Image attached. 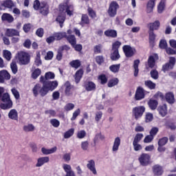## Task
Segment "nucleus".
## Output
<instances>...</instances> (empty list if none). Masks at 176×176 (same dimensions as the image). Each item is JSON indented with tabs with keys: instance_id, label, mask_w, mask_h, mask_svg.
<instances>
[{
	"instance_id": "nucleus-1",
	"label": "nucleus",
	"mask_w": 176,
	"mask_h": 176,
	"mask_svg": "<svg viewBox=\"0 0 176 176\" xmlns=\"http://www.w3.org/2000/svg\"><path fill=\"white\" fill-rule=\"evenodd\" d=\"M59 12L61 15L56 18V21L59 23L60 28H63V24L65 21V14L67 13V16H73L74 6L67 3L61 4L59 7Z\"/></svg>"
},
{
	"instance_id": "nucleus-2",
	"label": "nucleus",
	"mask_w": 176,
	"mask_h": 176,
	"mask_svg": "<svg viewBox=\"0 0 176 176\" xmlns=\"http://www.w3.org/2000/svg\"><path fill=\"white\" fill-rule=\"evenodd\" d=\"M1 101L4 103L0 104L1 109H10L13 107V102L10 99V96L8 93H5L1 96Z\"/></svg>"
},
{
	"instance_id": "nucleus-3",
	"label": "nucleus",
	"mask_w": 176,
	"mask_h": 176,
	"mask_svg": "<svg viewBox=\"0 0 176 176\" xmlns=\"http://www.w3.org/2000/svg\"><path fill=\"white\" fill-rule=\"evenodd\" d=\"M144 112H145V107L144 106H138L132 109V115L135 120L141 119Z\"/></svg>"
},
{
	"instance_id": "nucleus-4",
	"label": "nucleus",
	"mask_w": 176,
	"mask_h": 176,
	"mask_svg": "<svg viewBox=\"0 0 176 176\" xmlns=\"http://www.w3.org/2000/svg\"><path fill=\"white\" fill-rule=\"evenodd\" d=\"M17 58L23 65H27L30 63V54L25 52H18Z\"/></svg>"
},
{
	"instance_id": "nucleus-5",
	"label": "nucleus",
	"mask_w": 176,
	"mask_h": 176,
	"mask_svg": "<svg viewBox=\"0 0 176 176\" xmlns=\"http://www.w3.org/2000/svg\"><path fill=\"white\" fill-rule=\"evenodd\" d=\"M141 166H149L151 164V155L148 153H142L138 158Z\"/></svg>"
},
{
	"instance_id": "nucleus-6",
	"label": "nucleus",
	"mask_w": 176,
	"mask_h": 176,
	"mask_svg": "<svg viewBox=\"0 0 176 176\" xmlns=\"http://www.w3.org/2000/svg\"><path fill=\"white\" fill-rule=\"evenodd\" d=\"M118 9H119V4H118V2L112 1L110 3L108 10L109 16H110V17H115V16H116Z\"/></svg>"
},
{
	"instance_id": "nucleus-7",
	"label": "nucleus",
	"mask_w": 176,
	"mask_h": 176,
	"mask_svg": "<svg viewBox=\"0 0 176 176\" xmlns=\"http://www.w3.org/2000/svg\"><path fill=\"white\" fill-rule=\"evenodd\" d=\"M145 98V90L141 87H138L135 94V99L136 101H140Z\"/></svg>"
},
{
	"instance_id": "nucleus-8",
	"label": "nucleus",
	"mask_w": 176,
	"mask_h": 176,
	"mask_svg": "<svg viewBox=\"0 0 176 176\" xmlns=\"http://www.w3.org/2000/svg\"><path fill=\"white\" fill-rule=\"evenodd\" d=\"M122 49L126 57H133L135 54V49L131 47L130 45H124Z\"/></svg>"
},
{
	"instance_id": "nucleus-9",
	"label": "nucleus",
	"mask_w": 176,
	"mask_h": 176,
	"mask_svg": "<svg viewBox=\"0 0 176 176\" xmlns=\"http://www.w3.org/2000/svg\"><path fill=\"white\" fill-rule=\"evenodd\" d=\"M63 168L66 173L65 176H76L75 172L72 170V166H71V165L63 164Z\"/></svg>"
},
{
	"instance_id": "nucleus-10",
	"label": "nucleus",
	"mask_w": 176,
	"mask_h": 176,
	"mask_svg": "<svg viewBox=\"0 0 176 176\" xmlns=\"http://www.w3.org/2000/svg\"><path fill=\"white\" fill-rule=\"evenodd\" d=\"M174 65H175V58L170 57L169 59V63L165 64L162 67V71L166 72V71H168V69H173V68H174Z\"/></svg>"
},
{
	"instance_id": "nucleus-11",
	"label": "nucleus",
	"mask_w": 176,
	"mask_h": 176,
	"mask_svg": "<svg viewBox=\"0 0 176 176\" xmlns=\"http://www.w3.org/2000/svg\"><path fill=\"white\" fill-rule=\"evenodd\" d=\"M87 169L91 170L94 175H97V170L96 169V162L94 160L88 161L87 164Z\"/></svg>"
},
{
	"instance_id": "nucleus-12",
	"label": "nucleus",
	"mask_w": 176,
	"mask_h": 176,
	"mask_svg": "<svg viewBox=\"0 0 176 176\" xmlns=\"http://www.w3.org/2000/svg\"><path fill=\"white\" fill-rule=\"evenodd\" d=\"M40 13L43 16H47L49 14V5H47V3L45 1L41 2Z\"/></svg>"
},
{
	"instance_id": "nucleus-13",
	"label": "nucleus",
	"mask_w": 176,
	"mask_h": 176,
	"mask_svg": "<svg viewBox=\"0 0 176 176\" xmlns=\"http://www.w3.org/2000/svg\"><path fill=\"white\" fill-rule=\"evenodd\" d=\"M10 79V74L6 70L0 71V83H3L5 80Z\"/></svg>"
},
{
	"instance_id": "nucleus-14",
	"label": "nucleus",
	"mask_w": 176,
	"mask_h": 176,
	"mask_svg": "<svg viewBox=\"0 0 176 176\" xmlns=\"http://www.w3.org/2000/svg\"><path fill=\"white\" fill-rule=\"evenodd\" d=\"M44 83L47 85V87L48 88L50 91H53V90H54L57 87V86H58V82H57V80L47 81Z\"/></svg>"
},
{
	"instance_id": "nucleus-15",
	"label": "nucleus",
	"mask_w": 176,
	"mask_h": 176,
	"mask_svg": "<svg viewBox=\"0 0 176 176\" xmlns=\"http://www.w3.org/2000/svg\"><path fill=\"white\" fill-rule=\"evenodd\" d=\"M119 146H120V138L117 137L114 139L113 144L112 146V152L116 153L119 151Z\"/></svg>"
},
{
	"instance_id": "nucleus-16",
	"label": "nucleus",
	"mask_w": 176,
	"mask_h": 176,
	"mask_svg": "<svg viewBox=\"0 0 176 176\" xmlns=\"http://www.w3.org/2000/svg\"><path fill=\"white\" fill-rule=\"evenodd\" d=\"M49 157H41L37 160V163L36 164V167H42L45 163H49Z\"/></svg>"
},
{
	"instance_id": "nucleus-17",
	"label": "nucleus",
	"mask_w": 176,
	"mask_h": 176,
	"mask_svg": "<svg viewBox=\"0 0 176 176\" xmlns=\"http://www.w3.org/2000/svg\"><path fill=\"white\" fill-rule=\"evenodd\" d=\"M41 152L43 155H52V153H55V152H57V146H54L51 148L43 147L41 148Z\"/></svg>"
},
{
	"instance_id": "nucleus-18",
	"label": "nucleus",
	"mask_w": 176,
	"mask_h": 176,
	"mask_svg": "<svg viewBox=\"0 0 176 176\" xmlns=\"http://www.w3.org/2000/svg\"><path fill=\"white\" fill-rule=\"evenodd\" d=\"M148 31H155L157 30H159L160 27V21H155L153 23H151L148 25Z\"/></svg>"
},
{
	"instance_id": "nucleus-19",
	"label": "nucleus",
	"mask_w": 176,
	"mask_h": 176,
	"mask_svg": "<svg viewBox=\"0 0 176 176\" xmlns=\"http://www.w3.org/2000/svg\"><path fill=\"white\" fill-rule=\"evenodd\" d=\"M155 60H159V56H157V54L152 55L148 58V65L150 67V68H153L155 67Z\"/></svg>"
},
{
	"instance_id": "nucleus-20",
	"label": "nucleus",
	"mask_w": 176,
	"mask_h": 176,
	"mask_svg": "<svg viewBox=\"0 0 176 176\" xmlns=\"http://www.w3.org/2000/svg\"><path fill=\"white\" fill-rule=\"evenodd\" d=\"M87 91H94L96 90V84L91 81H88L85 85Z\"/></svg>"
},
{
	"instance_id": "nucleus-21",
	"label": "nucleus",
	"mask_w": 176,
	"mask_h": 176,
	"mask_svg": "<svg viewBox=\"0 0 176 176\" xmlns=\"http://www.w3.org/2000/svg\"><path fill=\"white\" fill-rule=\"evenodd\" d=\"M8 118L12 119V120H17V119H19V113H17V110L14 109H11L8 113Z\"/></svg>"
},
{
	"instance_id": "nucleus-22",
	"label": "nucleus",
	"mask_w": 176,
	"mask_h": 176,
	"mask_svg": "<svg viewBox=\"0 0 176 176\" xmlns=\"http://www.w3.org/2000/svg\"><path fill=\"white\" fill-rule=\"evenodd\" d=\"M156 0H148L146 4V12L152 13L153 12V8H155V2Z\"/></svg>"
},
{
	"instance_id": "nucleus-23",
	"label": "nucleus",
	"mask_w": 176,
	"mask_h": 176,
	"mask_svg": "<svg viewBox=\"0 0 176 176\" xmlns=\"http://www.w3.org/2000/svg\"><path fill=\"white\" fill-rule=\"evenodd\" d=\"M6 35L7 36H20V33L14 29H7Z\"/></svg>"
},
{
	"instance_id": "nucleus-24",
	"label": "nucleus",
	"mask_w": 176,
	"mask_h": 176,
	"mask_svg": "<svg viewBox=\"0 0 176 176\" xmlns=\"http://www.w3.org/2000/svg\"><path fill=\"white\" fill-rule=\"evenodd\" d=\"M157 111H158L160 115H161V116L164 118V116H166V115H167V105H166V104L160 105L158 107Z\"/></svg>"
},
{
	"instance_id": "nucleus-25",
	"label": "nucleus",
	"mask_w": 176,
	"mask_h": 176,
	"mask_svg": "<svg viewBox=\"0 0 176 176\" xmlns=\"http://www.w3.org/2000/svg\"><path fill=\"white\" fill-rule=\"evenodd\" d=\"M159 104V102L157 100H154V99H150L149 101L148 102V105L151 109V111H155L156 108H157V105Z\"/></svg>"
},
{
	"instance_id": "nucleus-26",
	"label": "nucleus",
	"mask_w": 176,
	"mask_h": 176,
	"mask_svg": "<svg viewBox=\"0 0 176 176\" xmlns=\"http://www.w3.org/2000/svg\"><path fill=\"white\" fill-rule=\"evenodd\" d=\"M1 19L3 21H8V23H13L14 18L10 14L4 13L1 16Z\"/></svg>"
},
{
	"instance_id": "nucleus-27",
	"label": "nucleus",
	"mask_w": 176,
	"mask_h": 176,
	"mask_svg": "<svg viewBox=\"0 0 176 176\" xmlns=\"http://www.w3.org/2000/svg\"><path fill=\"white\" fill-rule=\"evenodd\" d=\"M50 89L47 88V85L45 84V82L43 84V87H41L39 94L41 96V97H45L49 93Z\"/></svg>"
},
{
	"instance_id": "nucleus-28",
	"label": "nucleus",
	"mask_w": 176,
	"mask_h": 176,
	"mask_svg": "<svg viewBox=\"0 0 176 176\" xmlns=\"http://www.w3.org/2000/svg\"><path fill=\"white\" fill-rule=\"evenodd\" d=\"M153 171L155 175H162L163 174V168L160 165H155L153 167Z\"/></svg>"
},
{
	"instance_id": "nucleus-29",
	"label": "nucleus",
	"mask_w": 176,
	"mask_h": 176,
	"mask_svg": "<svg viewBox=\"0 0 176 176\" xmlns=\"http://www.w3.org/2000/svg\"><path fill=\"white\" fill-rule=\"evenodd\" d=\"M106 36H110L111 38H116L118 36V32L116 30H108L104 32Z\"/></svg>"
},
{
	"instance_id": "nucleus-30",
	"label": "nucleus",
	"mask_w": 176,
	"mask_h": 176,
	"mask_svg": "<svg viewBox=\"0 0 176 176\" xmlns=\"http://www.w3.org/2000/svg\"><path fill=\"white\" fill-rule=\"evenodd\" d=\"M166 100L169 104H174L175 99L174 98V94L168 92L166 94Z\"/></svg>"
},
{
	"instance_id": "nucleus-31",
	"label": "nucleus",
	"mask_w": 176,
	"mask_h": 176,
	"mask_svg": "<svg viewBox=\"0 0 176 176\" xmlns=\"http://www.w3.org/2000/svg\"><path fill=\"white\" fill-rule=\"evenodd\" d=\"M66 39L72 46L76 45V38L75 37V35L67 36L66 34Z\"/></svg>"
},
{
	"instance_id": "nucleus-32",
	"label": "nucleus",
	"mask_w": 176,
	"mask_h": 176,
	"mask_svg": "<svg viewBox=\"0 0 176 176\" xmlns=\"http://www.w3.org/2000/svg\"><path fill=\"white\" fill-rule=\"evenodd\" d=\"M111 59L113 61H116L120 58V54H119V51L111 50Z\"/></svg>"
},
{
	"instance_id": "nucleus-33",
	"label": "nucleus",
	"mask_w": 176,
	"mask_h": 176,
	"mask_svg": "<svg viewBox=\"0 0 176 176\" xmlns=\"http://www.w3.org/2000/svg\"><path fill=\"white\" fill-rule=\"evenodd\" d=\"M2 6L8 8V9H12V8H14V3H13L12 0H6L3 2Z\"/></svg>"
},
{
	"instance_id": "nucleus-34",
	"label": "nucleus",
	"mask_w": 176,
	"mask_h": 176,
	"mask_svg": "<svg viewBox=\"0 0 176 176\" xmlns=\"http://www.w3.org/2000/svg\"><path fill=\"white\" fill-rule=\"evenodd\" d=\"M82 76H83V70L79 69L76 72L75 74V80L76 82L78 83V82H80V79H82Z\"/></svg>"
},
{
	"instance_id": "nucleus-35",
	"label": "nucleus",
	"mask_w": 176,
	"mask_h": 176,
	"mask_svg": "<svg viewBox=\"0 0 176 176\" xmlns=\"http://www.w3.org/2000/svg\"><path fill=\"white\" fill-rule=\"evenodd\" d=\"M55 39L56 41H61L63 38H66L67 36V33L63 32H58V33H55L54 34Z\"/></svg>"
},
{
	"instance_id": "nucleus-36",
	"label": "nucleus",
	"mask_w": 176,
	"mask_h": 176,
	"mask_svg": "<svg viewBox=\"0 0 176 176\" xmlns=\"http://www.w3.org/2000/svg\"><path fill=\"white\" fill-rule=\"evenodd\" d=\"M138 65H140V60H134L133 68H134V76H138Z\"/></svg>"
},
{
	"instance_id": "nucleus-37",
	"label": "nucleus",
	"mask_w": 176,
	"mask_h": 176,
	"mask_svg": "<svg viewBox=\"0 0 176 176\" xmlns=\"http://www.w3.org/2000/svg\"><path fill=\"white\" fill-rule=\"evenodd\" d=\"M65 94H67V96H69L72 94L71 90H72V87L71 86V84L69 83V82H66L65 84Z\"/></svg>"
},
{
	"instance_id": "nucleus-38",
	"label": "nucleus",
	"mask_w": 176,
	"mask_h": 176,
	"mask_svg": "<svg viewBox=\"0 0 176 176\" xmlns=\"http://www.w3.org/2000/svg\"><path fill=\"white\" fill-rule=\"evenodd\" d=\"M41 85L36 84L32 89L33 94L34 97H38V95L39 94V91H41Z\"/></svg>"
},
{
	"instance_id": "nucleus-39",
	"label": "nucleus",
	"mask_w": 176,
	"mask_h": 176,
	"mask_svg": "<svg viewBox=\"0 0 176 176\" xmlns=\"http://www.w3.org/2000/svg\"><path fill=\"white\" fill-rule=\"evenodd\" d=\"M165 6H166V0H161L157 7L158 13H163V10H164Z\"/></svg>"
},
{
	"instance_id": "nucleus-40",
	"label": "nucleus",
	"mask_w": 176,
	"mask_h": 176,
	"mask_svg": "<svg viewBox=\"0 0 176 176\" xmlns=\"http://www.w3.org/2000/svg\"><path fill=\"white\" fill-rule=\"evenodd\" d=\"M23 130L25 133H30V131L35 130V126L32 124H29L23 126Z\"/></svg>"
},
{
	"instance_id": "nucleus-41",
	"label": "nucleus",
	"mask_w": 176,
	"mask_h": 176,
	"mask_svg": "<svg viewBox=\"0 0 176 176\" xmlns=\"http://www.w3.org/2000/svg\"><path fill=\"white\" fill-rule=\"evenodd\" d=\"M109 69L111 72H113V74H116L119 72V69H120V64L112 65L109 67Z\"/></svg>"
},
{
	"instance_id": "nucleus-42",
	"label": "nucleus",
	"mask_w": 176,
	"mask_h": 176,
	"mask_svg": "<svg viewBox=\"0 0 176 176\" xmlns=\"http://www.w3.org/2000/svg\"><path fill=\"white\" fill-rule=\"evenodd\" d=\"M149 34V43L153 45L155 39H156V35L153 31L148 30Z\"/></svg>"
},
{
	"instance_id": "nucleus-43",
	"label": "nucleus",
	"mask_w": 176,
	"mask_h": 176,
	"mask_svg": "<svg viewBox=\"0 0 176 176\" xmlns=\"http://www.w3.org/2000/svg\"><path fill=\"white\" fill-rule=\"evenodd\" d=\"M102 111H98L95 113V121L98 123L102 119Z\"/></svg>"
},
{
	"instance_id": "nucleus-44",
	"label": "nucleus",
	"mask_w": 176,
	"mask_h": 176,
	"mask_svg": "<svg viewBox=\"0 0 176 176\" xmlns=\"http://www.w3.org/2000/svg\"><path fill=\"white\" fill-rule=\"evenodd\" d=\"M69 64L71 67H72V68L78 69L80 67V60H72V62L69 63Z\"/></svg>"
},
{
	"instance_id": "nucleus-45",
	"label": "nucleus",
	"mask_w": 176,
	"mask_h": 176,
	"mask_svg": "<svg viewBox=\"0 0 176 176\" xmlns=\"http://www.w3.org/2000/svg\"><path fill=\"white\" fill-rule=\"evenodd\" d=\"M119 83V79L113 78L109 81L108 87H113V86H116Z\"/></svg>"
},
{
	"instance_id": "nucleus-46",
	"label": "nucleus",
	"mask_w": 176,
	"mask_h": 176,
	"mask_svg": "<svg viewBox=\"0 0 176 176\" xmlns=\"http://www.w3.org/2000/svg\"><path fill=\"white\" fill-rule=\"evenodd\" d=\"M145 86L148 87V89H151V90H153L155 87H156V84H155L151 80H146L144 82Z\"/></svg>"
},
{
	"instance_id": "nucleus-47",
	"label": "nucleus",
	"mask_w": 176,
	"mask_h": 176,
	"mask_svg": "<svg viewBox=\"0 0 176 176\" xmlns=\"http://www.w3.org/2000/svg\"><path fill=\"white\" fill-rule=\"evenodd\" d=\"M3 57L7 59L8 61H10L12 59V52L9 50H3Z\"/></svg>"
},
{
	"instance_id": "nucleus-48",
	"label": "nucleus",
	"mask_w": 176,
	"mask_h": 176,
	"mask_svg": "<svg viewBox=\"0 0 176 176\" xmlns=\"http://www.w3.org/2000/svg\"><path fill=\"white\" fill-rule=\"evenodd\" d=\"M75 130L74 129H70L69 131H66L64 134V138L68 139L71 138L74 135Z\"/></svg>"
},
{
	"instance_id": "nucleus-49",
	"label": "nucleus",
	"mask_w": 176,
	"mask_h": 176,
	"mask_svg": "<svg viewBox=\"0 0 176 176\" xmlns=\"http://www.w3.org/2000/svg\"><path fill=\"white\" fill-rule=\"evenodd\" d=\"M54 78H56V75L54 74V73H53L52 72H48L45 73V80H49L50 79H54Z\"/></svg>"
},
{
	"instance_id": "nucleus-50",
	"label": "nucleus",
	"mask_w": 176,
	"mask_h": 176,
	"mask_svg": "<svg viewBox=\"0 0 176 176\" xmlns=\"http://www.w3.org/2000/svg\"><path fill=\"white\" fill-rule=\"evenodd\" d=\"M153 120V114L152 113H146L145 115V122L146 123H149Z\"/></svg>"
},
{
	"instance_id": "nucleus-51",
	"label": "nucleus",
	"mask_w": 176,
	"mask_h": 176,
	"mask_svg": "<svg viewBox=\"0 0 176 176\" xmlns=\"http://www.w3.org/2000/svg\"><path fill=\"white\" fill-rule=\"evenodd\" d=\"M142 138H144V134L138 133L135 135L133 142L138 144V142H140V141H141V140H142Z\"/></svg>"
},
{
	"instance_id": "nucleus-52",
	"label": "nucleus",
	"mask_w": 176,
	"mask_h": 176,
	"mask_svg": "<svg viewBox=\"0 0 176 176\" xmlns=\"http://www.w3.org/2000/svg\"><path fill=\"white\" fill-rule=\"evenodd\" d=\"M121 45H122V43H120V41H116L112 45L111 50L119 52V48L120 47Z\"/></svg>"
},
{
	"instance_id": "nucleus-53",
	"label": "nucleus",
	"mask_w": 176,
	"mask_h": 176,
	"mask_svg": "<svg viewBox=\"0 0 176 176\" xmlns=\"http://www.w3.org/2000/svg\"><path fill=\"white\" fill-rule=\"evenodd\" d=\"M98 79L100 81L101 85H105V83L108 82V78H107V76L104 74L99 76Z\"/></svg>"
},
{
	"instance_id": "nucleus-54",
	"label": "nucleus",
	"mask_w": 176,
	"mask_h": 176,
	"mask_svg": "<svg viewBox=\"0 0 176 176\" xmlns=\"http://www.w3.org/2000/svg\"><path fill=\"white\" fill-rule=\"evenodd\" d=\"M50 123L53 126V127H58L60 126V121L57 119H51Z\"/></svg>"
},
{
	"instance_id": "nucleus-55",
	"label": "nucleus",
	"mask_w": 176,
	"mask_h": 176,
	"mask_svg": "<svg viewBox=\"0 0 176 176\" xmlns=\"http://www.w3.org/2000/svg\"><path fill=\"white\" fill-rule=\"evenodd\" d=\"M168 141V138H163L160 139L158 141L159 146H164V145H166L167 144Z\"/></svg>"
},
{
	"instance_id": "nucleus-56",
	"label": "nucleus",
	"mask_w": 176,
	"mask_h": 176,
	"mask_svg": "<svg viewBox=\"0 0 176 176\" xmlns=\"http://www.w3.org/2000/svg\"><path fill=\"white\" fill-rule=\"evenodd\" d=\"M90 21H89V16L86 14H82L81 18V24H89Z\"/></svg>"
},
{
	"instance_id": "nucleus-57",
	"label": "nucleus",
	"mask_w": 176,
	"mask_h": 176,
	"mask_svg": "<svg viewBox=\"0 0 176 176\" xmlns=\"http://www.w3.org/2000/svg\"><path fill=\"white\" fill-rule=\"evenodd\" d=\"M80 115V109H77L74 113H73V116L71 118V120L74 121Z\"/></svg>"
},
{
	"instance_id": "nucleus-58",
	"label": "nucleus",
	"mask_w": 176,
	"mask_h": 176,
	"mask_svg": "<svg viewBox=\"0 0 176 176\" xmlns=\"http://www.w3.org/2000/svg\"><path fill=\"white\" fill-rule=\"evenodd\" d=\"M34 63H35V65H36V67H39V65H42V60H41V54H37Z\"/></svg>"
},
{
	"instance_id": "nucleus-59",
	"label": "nucleus",
	"mask_w": 176,
	"mask_h": 176,
	"mask_svg": "<svg viewBox=\"0 0 176 176\" xmlns=\"http://www.w3.org/2000/svg\"><path fill=\"white\" fill-rule=\"evenodd\" d=\"M11 91H12L14 97L16 98V100H19V98H20V94L19 93V91H17V89H16V88L12 89Z\"/></svg>"
},
{
	"instance_id": "nucleus-60",
	"label": "nucleus",
	"mask_w": 176,
	"mask_h": 176,
	"mask_svg": "<svg viewBox=\"0 0 176 176\" xmlns=\"http://www.w3.org/2000/svg\"><path fill=\"white\" fill-rule=\"evenodd\" d=\"M64 108L65 110H66L68 112L69 111H72V109L75 108V104L72 103H67Z\"/></svg>"
},
{
	"instance_id": "nucleus-61",
	"label": "nucleus",
	"mask_w": 176,
	"mask_h": 176,
	"mask_svg": "<svg viewBox=\"0 0 176 176\" xmlns=\"http://www.w3.org/2000/svg\"><path fill=\"white\" fill-rule=\"evenodd\" d=\"M153 137L154 136H152V135L146 136L144 140V144H149V142H152V141H153Z\"/></svg>"
},
{
	"instance_id": "nucleus-62",
	"label": "nucleus",
	"mask_w": 176,
	"mask_h": 176,
	"mask_svg": "<svg viewBox=\"0 0 176 176\" xmlns=\"http://www.w3.org/2000/svg\"><path fill=\"white\" fill-rule=\"evenodd\" d=\"M41 69H36L32 73V78L34 79H36V78H38V76H39V75H41Z\"/></svg>"
},
{
	"instance_id": "nucleus-63",
	"label": "nucleus",
	"mask_w": 176,
	"mask_h": 176,
	"mask_svg": "<svg viewBox=\"0 0 176 176\" xmlns=\"http://www.w3.org/2000/svg\"><path fill=\"white\" fill-rule=\"evenodd\" d=\"M81 149L82 151H87L89 149V142L85 141L81 142Z\"/></svg>"
},
{
	"instance_id": "nucleus-64",
	"label": "nucleus",
	"mask_w": 176,
	"mask_h": 176,
	"mask_svg": "<svg viewBox=\"0 0 176 176\" xmlns=\"http://www.w3.org/2000/svg\"><path fill=\"white\" fill-rule=\"evenodd\" d=\"M133 149L135 152H138V151H141L142 149V146L138 143L133 142Z\"/></svg>"
}]
</instances>
